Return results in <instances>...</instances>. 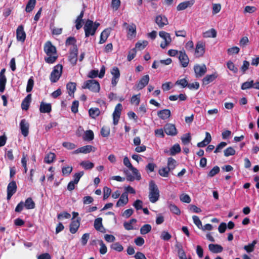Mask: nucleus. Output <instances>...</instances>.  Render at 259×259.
<instances>
[{
    "label": "nucleus",
    "instance_id": "1",
    "mask_svg": "<svg viewBox=\"0 0 259 259\" xmlns=\"http://www.w3.org/2000/svg\"><path fill=\"white\" fill-rule=\"evenodd\" d=\"M44 50L48 56L45 58L46 62L49 64L54 63L58 58L56 48L52 44L51 41H47L44 45Z\"/></svg>",
    "mask_w": 259,
    "mask_h": 259
},
{
    "label": "nucleus",
    "instance_id": "2",
    "mask_svg": "<svg viewBox=\"0 0 259 259\" xmlns=\"http://www.w3.org/2000/svg\"><path fill=\"white\" fill-rule=\"evenodd\" d=\"M99 26L100 23L97 22H94L90 19L87 20L83 27L85 37L95 35Z\"/></svg>",
    "mask_w": 259,
    "mask_h": 259
},
{
    "label": "nucleus",
    "instance_id": "3",
    "mask_svg": "<svg viewBox=\"0 0 259 259\" xmlns=\"http://www.w3.org/2000/svg\"><path fill=\"white\" fill-rule=\"evenodd\" d=\"M159 191L154 181L149 182V200L152 203H155L159 199Z\"/></svg>",
    "mask_w": 259,
    "mask_h": 259
},
{
    "label": "nucleus",
    "instance_id": "4",
    "mask_svg": "<svg viewBox=\"0 0 259 259\" xmlns=\"http://www.w3.org/2000/svg\"><path fill=\"white\" fill-rule=\"evenodd\" d=\"M82 88L83 89H88L94 93H98L100 90V86L97 80L91 79L84 81L82 85Z\"/></svg>",
    "mask_w": 259,
    "mask_h": 259
},
{
    "label": "nucleus",
    "instance_id": "5",
    "mask_svg": "<svg viewBox=\"0 0 259 259\" xmlns=\"http://www.w3.org/2000/svg\"><path fill=\"white\" fill-rule=\"evenodd\" d=\"M62 69L63 66L61 64H58L54 67L50 76L52 82H56L59 79L62 73Z\"/></svg>",
    "mask_w": 259,
    "mask_h": 259
},
{
    "label": "nucleus",
    "instance_id": "6",
    "mask_svg": "<svg viewBox=\"0 0 259 259\" xmlns=\"http://www.w3.org/2000/svg\"><path fill=\"white\" fill-rule=\"evenodd\" d=\"M159 36L162 38L164 40V42L160 44V47L162 49H165L168 46L171 42L172 39L169 33L166 32L164 31L159 32Z\"/></svg>",
    "mask_w": 259,
    "mask_h": 259
},
{
    "label": "nucleus",
    "instance_id": "7",
    "mask_svg": "<svg viewBox=\"0 0 259 259\" xmlns=\"http://www.w3.org/2000/svg\"><path fill=\"white\" fill-rule=\"evenodd\" d=\"M163 127L165 133L168 136L174 137L178 134V130L174 124L167 123Z\"/></svg>",
    "mask_w": 259,
    "mask_h": 259
},
{
    "label": "nucleus",
    "instance_id": "8",
    "mask_svg": "<svg viewBox=\"0 0 259 259\" xmlns=\"http://www.w3.org/2000/svg\"><path fill=\"white\" fill-rule=\"evenodd\" d=\"M78 49L77 45H74L70 50L68 60L72 65L76 64L77 60Z\"/></svg>",
    "mask_w": 259,
    "mask_h": 259
},
{
    "label": "nucleus",
    "instance_id": "9",
    "mask_svg": "<svg viewBox=\"0 0 259 259\" xmlns=\"http://www.w3.org/2000/svg\"><path fill=\"white\" fill-rule=\"evenodd\" d=\"M105 73V67L103 65L100 69V73L98 70H92L88 74V77L91 78H94L98 76L99 78H103Z\"/></svg>",
    "mask_w": 259,
    "mask_h": 259
},
{
    "label": "nucleus",
    "instance_id": "10",
    "mask_svg": "<svg viewBox=\"0 0 259 259\" xmlns=\"http://www.w3.org/2000/svg\"><path fill=\"white\" fill-rule=\"evenodd\" d=\"M122 110V105L120 103H118L116 105L114 112L113 113V122L114 125H116L117 124L119 121V119L121 115Z\"/></svg>",
    "mask_w": 259,
    "mask_h": 259
},
{
    "label": "nucleus",
    "instance_id": "11",
    "mask_svg": "<svg viewBox=\"0 0 259 259\" xmlns=\"http://www.w3.org/2000/svg\"><path fill=\"white\" fill-rule=\"evenodd\" d=\"M111 73L112 75L111 79V84L112 86L115 87L118 83L119 77H120V71L117 67H113L111 70Z\"/></svg>",
    "mask_w": 259,
    "mask_h": 259
},
{
    "label": "nucleus",
    "instance_id": "12",
    "mask_svg": "<svg viewBox=\"0 0 259 259\" xmlns=\"http://www.w3.org/2000/svg\"><path fill=\"white\" fill-rule=\"evenodd\" d=\"M17 186L15 181L11 182L7 187V200H10L12 196L16 193Z\"/></svg>",
    "mask_w": 259,
    "mask_h": 259
},
{
    "label": "nucleus",
    "instance_id": "13",
    "mask_svg": "<svg viewBox=\"0 0 259 259\" xmlns=\"http://www.w3.org/2000/svg\"><path fill=\"white\" fill-rule=\"evenodd\" d=\"M26 33L24 30L23 26L22 25L18 26L16 29L17 40L23 42L26 39Z\"/></svg>",
    "mask_w": 259,
    "mask_h": 259
},
{
    "label": "nucleus",
    "instance_id": "14",
    "mask_svg": "<svg viewBox=\"0 0 259 259\" xmlns=\"http://www.w3.org/2000/svg\"><path fill=\"white\" fill-rule=\"evenodd\" d=\"M155 22L160 28L168 24L167 18L164 15H159L155 19Z\"/></svg>",
    "mask_w": 259,
    "mask_h": 259
},
{
    "label": "nucleus",
    "instance_id": "15",
    "mask_svg": "<svg viewBox=\"0 0 259 259\" xmlns=\"http://www.w3.org/2000/svg\"><path fill=\"white\" fill-rule=\"evenodd\" d=\"M80 218H77L76 220H71L69 225V231L71 233L75 234L80 226Z\"/></svg>",
    "mask_w": 259,
    "mask_h": 259
},
{
    "label": "nucleus",
    "instance_id": "16",
    "mask_svg": "<svg viewBox=\"0 0 259 259\" xmlns=\"http://www.w3.org/2000/svg\"><path fill=\"white\" fill-rule=\"evenodd\" d=\"M20 127L22 135L24 137H27L29 134V124L25 119L21 120Z\"/></svg>",
    "mask_w": 259,
    "mask_h": 259
},
{
    "label": "nucleus",
    "instance_id": "17",
    "mask_svg": "<svg viewBox=\"0 0 259 259\" xmlns=\"http://www.w3.org/2000/svg\"><path fill=\"white\" fill-rule=\"evenodd\" d=\"M95 148L92 145H86L80 148H79L72 152V154H77L79 153L87 154L91 152L92 151H95Z\"/></svg>",
    "mask_w": 259,
    "mask_h": 259
},
{
    "label": "nucleus",
    "instance_id": "18",
    "mask_svg": "<svg viewBox=\"0 0 259 259\" xmlns=\"http://www.w3.org/2000/svg\"><path fill=\"white\" fill-rule=\"evenodd\" d=\"M179 59L183 67L185 68L188 66L189 62V59L185 51L183 50L179 52Z\"/></svg>",
    "mask_w": 259,
    "mask_h": 259
},
{
    "label": "nucleus",
    "instance_id": "19",
    "mask_svg": "<svg viewBox=\"0 0 259 259\" xmlns=\"http://www.w3.org/2000/svg\"><path fill=\"white\" fill-rule=\"evenodd\" d=\"M149 76L148 75H145L143 76L139 81V82L136 84V87L138 90H140L145 88L149 81Z\"/></svg>",
    "mask_w": 259,
    "mask_h": 259
},
{
    "label": "nucleus",
    "instance_id": "20",
    "mask_svg": "<svg viewBox=\"0 0 259 259\" xmlns=\"http://www.w3.org/2000/svg\"><path fill=\"white\" fill-rule=\"evenodd\" d=\"M205 44L202 41L197 42L195 50V54L198 57L202 56L205 53Z\"/></svg>",
    "mask_w": 259,
    "mask_h": 259
},
{
    "label": "nucleus",
    "instance_id": "21",
    "mask_svg": "<svg viewBox=\"0 0 259 259\" xmlns=\"http://www.w3.org/2000/svg\"><path fill=\"white\" fill-rule=\"evenodd\" d=\"M194 70L196 77H201L205 74L207 71L206 67L205 65L200 66L196 65L194 66Z\"/></svg>",
    "mask_w": 259,
    "mask_h": 259
},
{
    "label": "nucleus",
    "instance_id": "22",
    "mask_svg": "<svg viewBox=\"0 0 259 259\" xmlns=\"http://www.w3.org/2000/svg\"><path fill=\"white\" fill-rule=\"evenodd\" d=\"M6 69L3 68L0 72V92L3 93L5 91L7 82V78L5 75Z\"/></svg>",
    "mask_w": 259,
    "mask_h": 259
},
{
    "label": "nucleus",
    "instance_id": "23",
    "mask_svg": "<svg viewBox=\"0 0 259 259\" xmlns=\"http://www.w3.org/2000/svg\"><path fill=\"white\" fill-rule=\"evenodd\" d=\"M52 111V106L50 103L41 102L40 104L39 111L42 113H49Z\"/></svg>",
    "mask_w": 259,
    "mask_h": 259
},
{
    "label": "nucleus",
    "instance_id": "24",
    "mask_svg": "<svg viewBox=\"0 0 259 259\" xmlns=\"http://www.w3.org/2000/svg\"><path fill=\"white\" fill-rule=\"evenodd\" d=\"M128 194H127L126 193H123L117 202L116 206L119 207L125 205L128 203Z\"/></svg>",
    "mask_w": 259,
    "mask_h": 259
},
{
    "label": "nucleus",
    "instance_id": "25",
    "mask_svg": "<svg viewBox=\"0 0 259 259\" xmlns=\"http://www.w3.org/2000/svg\"><path fill=\"white\" fill-rule=\"evenodd\" d=\"M158 116L162 120H166L170 116L171 112L170 110L165 109L159 110L157 112Z\"/></svg>",
    "mask_w": 259,
    "mask_h": 259
},
{
    "label": "nucleus",
    "instance_id": "26",
    "mask_svg": "<svg viewBox=\"0 0 259 259\" xmlns=\"http://www.w3.org/2000/svg\"><path fill=\"white\" fill-rule=\"evenodd\" d=\"M94 226L95 229L98 231L102 233H104L105 232V229L102 225V219L101 218H98L95 219Z\"/></svg>",
    "mask_w": 259,
    "mask_h": 259
},
{
    "label": "nucleus",
    "instance_id": "27",
    "mask_svg": "<svg viewBox=\"0 0 259 259\" xmlns=\"http://www.w3.org/2000/svg\"><path fill=\"white\" fill-rule=\"evenodd\" d=\"M195 3L194 0L185 1L181 3L177 7L178 11H182L187 9L188 7H191Z\"/></svg>",
    "mask_w": 259,
    "mask_h": 259
},
{
    "label": "nucleus",
    "instance_id": "28",
    "mask_svg": "<svg viewBox=\"0 0 259 259\" xmlns=\"http://www.w3.org/2000/svg\"><path fill=\"white\" fill-rule=\"evenodd\" d=\"M31 100V95L28 94L21 103V108L24 110H27L29 107Z\"/></svg>",
    "mask_w": 259,
    "mask_h": 259
},
{
    "label": "nucleus",
    "instance_id": "29",
    "mask_svg": "<svg viewBox=\"0 0 259 259\" xmlns=\"http://www.w3.org/2000/svg\"><path fill=\"white\" fill-rule=\"evenodd\" d=\"M211 141V137L210 134L208 132H206L205 139L202 141L198 143L197 145L198 147H204L209 144Z\"/></svg>",
    "mask_w": 259,
    "mask_h": 259
},
{
    "label": "nucleus",
    "instance_id": "30",
    "mask_svg": "<svg viewBox=\"0 0 259 259\" xmlns=\"http://www.w3.org/2000/svg\"><path fill=\"white\" fill-rule=\"evenodd\" d=\"M208 248L211 252L215 253H220L223 250V247L219 244H210Z\"/></svg>",
    "mask_w": 259,
    "mask_h": 259
},
{
    "label": "nucleus",
    "instance_id": "31",
    "mask_svg": "<svg viewBox=\"0 0 259 259\" xmlns=\"http://www.w3.org/2000/svg\"><path fill=\"white\" fill-rule=\"evenodd\" d=\"M110 31L108 29H106L102 32L100 34L99 44H102L106 42L110 35Z\"/></svg>",
    "mask_w": 259,
    "mask_h": 259
},
{
    "label": "nucleus",
    "instance_id": "32",
    "mask_svg": "<svg viewBox=\"0 0 259 259\" xmlns=\"http://www.w3.org/2000/svg\"><path fill=\"white\" fill-rule=\"evenodd\" d=\"M76 84L75 82H69L66 85V88L69 96L74 95V93L76 90Z\"/></svg>",
    "mask_w": 259,
    "mask_h": 259
},
{
    "label": "nucleus",
    "instance_id": "33",
    "mask_svg": "<svg viewBox=\"0 0 259 259\" xmlns=\"http://www.w3.org/2000/svg\"><path fill=\"white\" fill-rule=\"evenodd\" d=\"M218 76V75L216 73L210 74L207 75L203 79V82L205 84H207L211 82H212Z\"/></svg>",
    "mask_w": 259,
    "mask_h": 259
},
{
    "label": "nucleus",
    "instance_id": "34",
    "mask_svg": "<svg viewBox=\"0 0 259 259\" xmlns=\"http://www.w3.org/2000/svg\"><path fill=\"white\" fill-rule=\"evenodd\" d=\"M128 37L131 36H135L136 34V26L135 24H132L127 28Z\"/></svg>",
    "mask_w": 259,
    "mask_h": 259
},
{
    "label": "nucleus",
    "instance_id": "35",
    "mask_svg": "<svg viewBox=\"0 0 259 259\" xmlns=\"http://www.w3.org/2000/svg\"><path fill=\"white\" fill-rule=\"evenodd\" d=\"M24 204L27 209H33L35 206V203L31 197L27 198Z\"/></svg>",
    "mask_w": 259,
    "mask_h": 259
},
{
    "label": "nucleus",
    "instance_id": "36",
    "mask_svg": "<svg viewBox=\"0 0 259 259\" xmlns=\"http://www.w3.org/2000/svg\"><path fill=\"white\" fill-rule=\"evenodd\" d=\"M94 134L93 132L91 130H87L84 133V135L83 137V139L84 141H90L94 139Z\"/></svg>",
    "mask_w": 259,
    "mask_h": 259
},
{
    "label": "nucleus",
    "instance_id": "37",
    "mask_svg": "<svg viewBox=\"0 0 259 259\" xmlns=\"http://www.w3.org/2000/svg\"><path fill=\"white\" fill-rule=\"evenodd\" d=\"M89 114L90 117L95 119L100 114V111L98 108H92L89 110Z\"/></svg>",
    "mask_w": 259,
    "mask_h": 259
},
{
    "label": "nucleus",
    "instance_id": "38",
    "mask_svg": "<svg viewBox=\"0 0 259 259\" xmlns=\"http://www.w3.org/2000/svg\"><path fill=\"white\" fill-rule=\"evenodd\" d=\"M56 158L55 153L50 152L44 158V162L46 163L50 164L52 163Z\"/></svg>",
    "mask_w": 259,
    "mask_h": 259
},
{
    "label": "nucleus",
    "instance_id": "39",
    "mask_svg": "<svg viewBox=\"0 0 259 259\" xmlns=\"http://www.w3.org/2000/svg\"><path fill=\"white\" fill-rule=\"evenodd\" d=\"M204 37H213L214 38L217 36V31L213 28H211L203 34Z\"/></svg>",
    "mask_w": 259,
    "mask_h": 259
},
{
    "label": "nucleus",
    "instance_id": "40",
    "mask_svg": "<svg viewBox=\"0 0 259 259\" xmlns=\"http://www.w3.org/2000/svg\"><path fill=\"white\" fill-rule=\"evenodd\" d=\"M35 4L36 0H29L26 6V12L28 13L31 12L34 9Z\"/></svg>",
    "mask_w": 259,
    "mask_h": 259
},
{
    "label": "nucleus",
    "instance_id": "41",
    "mask_svg": "<svg viewBox=\"0 0 259 259\" xmlns=\"http://www.w3.org/2000/svg\"><path fill=\"white\" fill-rule=\"evenodd\" d=\"M257 240H254L251 243L248 244L247 245H245L244 247V249L247 252H251L254 250V246L255 244L257 243Z\"/></svg>",
    "mask_w": 259,
    "mask_h": 259
},
{
    "label": "nucleus",
    "instance_id": "42",
    "mask_svg": "<svg viewBox=\"0 0 259 259\" xmlns=\"http://www.w3.org/2000/svg\"><path fill=\"white\" fill-rule=\"evenodd\" d=\"M137 222V220L135 219H132L130 220L129 222H125L123 223V226L124 228L127 230H131L134 229V228L132 226L133 223H135Z\"/></svg>",
    "mask_w": 259,
    "mask_h": 259
},
{
    "label": "nucleus",
    "instance_id": "43",
    "mask_svg": "<svg viewBox=\"0 0 259 259\" xmlns=\"http://www.w3.org/2000/svg\"><path fill=\"white\" fill-rule=\"evenodd\" d=\"M168 208L170 211L174 214L180 215L181 214V210L175 204L170 203L168 205Z\"/></svg>",
    "mask_w": 259,
    "mask_h": 259
},
{
    "label": "nucleus",
    "instance_id": "44",
    "mask_svg": "<svg viewBox=\"0 0 259 259\" xmlns=\"http://www.w3.org/2000/svg\"><path fill=\"white\" fill-rule=\"evenodd\" d=\"M80 165L82 166L85 169H91L94 167V164L88 160L82 161L80 163Z\"/></svg>",
    "mask_w": 259,
    "mask_h": 259
},
{
    "label": "nucleus",
    "instance_id": "45",
    "mask_svg": "<svg viewBox=\"0 0 259 259\" xmlns=\"http://www.w3.org/2000/svg\"><path fill=\"white\" fill-rule=\"evenodd\" d=\"M110 247L111 249L118 252H121L123 250V247L119 242H115L112 243Z\"/></svg>",
    "mask_w": 259,
    "mask_h": 259
},
{
    "label": "nucleus",
    "instance_id": "46",
    "mask_svg": "<svg viewBox=\"0 0 259 259\" xmlns=\"http://www.w3.org/2000/svg\"><path fill=\"white\" fill-rule=\"evenodd\" d=\"M151 228H152L150 225L145 224L141 228L140 233L143 235L146 234L151 231Z\"/></svg>",
    "mask_w": 259,
    "mask_h": 259
},
{
    "label": "nucleus",
    "instance_id": "47",
    "mask_svg": "<svg viewBox=\"0 0 259 259\" xmlns=\"http://www.w3.org/2000/svg\"><path fill=\"white\" fill-rule=\"evenodd\" d=\"M220 171V167L216 165L214 166L207 174L208 177H213L217 174H218Z\"/></svg>",
    "mask_w": 259,
    "mask_h": 259
},
{
    "label": "nucleus",
    "instance_id": "48",
    "mask_svg": "<svg viewBox=\"0 0 259 259\" xmlns=\"http://www.w3.org/2000/svg\"><path fill=\"white\" fill-rule=\"evenodd\" d=\"M253 80H251L249 81H246L243 82L241 87V89L242 90H245L247 89H249L250 88H253Z\"/></svg>",
    "mask_w": 259,
    "mask_h": 259
},
{
    "label": "nucleus",
    "instance_id": "49",
    "mask_svg": "<svg viewBox=\"0 0 259 259\" xmlns=\"http://www.w3.org/2000/svg\"><path fill=\"white\" fill-rule=\"evenodd\" d=\"M224 153L225 156L228 157L230 156L234 155L235 154L236 152L235 149L233 147H229L224 150Z\"/></svg>",
    "mask_w": 259,
    "mask_h": 259
},
{
    "label": "nucleus",
    "instance_id": "50",
    "mask_svg": "<svg viewBox=\"0 0 259 259\" xmlns=\"http://www.w3.org/2000/svg\"><path fill=\"white\" fill-rule=\"evenodd\" d=\"M181 147L179 144H175L170 149V154L174 155L181 152Z\"/></svg>",
    "mask_w": 259,
    "mask_h": 259
},
{
    "label": "nucleus",
    "instance_id": "51",
    "mask_svg": "<svg viewBox=\"0 0 259 259\" xmlns=\"http://www.w3.org/2000/svg\"><path fill=\"white\" fill-rule=\"evenodd\" d=\"M176 160L172 157L168 158L167 167L170 169H174L176 167Z\"/></svg>",
    "mask_w": 259,
    "mask_h": 259
},
{
    "label": "nucleus",
    "instance_id": "52",
    "mask_svg": "<svg viewBox=\"0 0 259 259\" xmlns=\"http://www.w3.org/2000/svg\"><path fill=\"white\" fill-rule=\"evenodd\" d=\"M170 170L168 167H162L159 169L158 173L162 177H167Z\"/></svg>",
    "mask_w": 259,
    "mask_h": 259
},
{
    "label": "nucleus",
    "instance_id": "53",
    "mask_svg": "<svg viewBox=\"0 0 259 259\" xmlns=\"http://www.w3.org/2000/svg\"><path fill=\"white\" fill-rule=\"evenodd\" d=\"M148 45V41L146 40L143 41L142 42L138 41L135 45L136 49H137L139 50H143L146 46Z\"/></svg>",
    "mask_w": 259,
    "mask_h": 259
},
{
    "label": "nucleus",
    "instance_id": "54",
    "mask_svg": "<svg viewBox=\"0 0 259 259\" xmlns=\"http://www.w3.org/2000/svg\"><path fill=\"white\" fill-rule=\"evenodd\" d=\"M83 174L84 172L83 171L75 173L73 176V181H72L74 182V183L77 184L79 181L80 179L83 175Z\"/></svg>",
    "mask_w": 259,
    "mask_h": 259
},
{
    "label": "nucleus",
    "instance_id": "55",
    "mask_svg": "<svg viewBox=\"0 0 259 259\" xmlns=\"http://www.w3.org/2000/svg\"><path fill=\"white\" fill-rule=\"evenodd\" d=\"M33 85H34V80H33V79L32 78V77H31L28 79V82H27V87H26V92L27 93H29L32 91L33 87Z\"/></svg>",
    "mask_w": 259,
    "mask_h": 259
},
{
    "label": "nucleus",
    "instance_id": "56",
    "mask_svg": "<svg viewBox=\"0 0 259 259\" xmlns=\"http://www.w3.org/2000/svg\"><path fill=\"white\" fill-rule=\"evenodd\" d=\"M76 42V39L74 37L70 36L68 37L65 41L66 46L72 45L73 47L74 45H76L75 44Z\"/></svg>",
    "mask_w": 259,
    "mask_h": 259
},
{
    "label": "nucleus",
    "instance_id": "57",
    "mask_svg": "<svg viewBox=\"0 0 259 259\" xmlns=\"http://www.w3.org/2000/svg\"><path fill=\"white\" fill-rule=\"evenodd\" d=\"M130 169L132 171V172L133 175H135V178L137 180L139 181L141 179V174L139 172V170L136 167L133 166Z\"/></svg>",
    "mask_w": 259,
    "mask_h": 259
},
{
    "label": "nucleus",
    "instance_id": "58",
    "mask_svg": "<svg viewBox=\"0 0 259 259\" xmlns=\"http://www.w3.org/2000/svg\"><path fill=\"white\" fill-rule=\"evenodd\" d=\"M171 238V235L167 231H162L160 235V238L164 241H168Z\"/></svg>",
    "mask_w": 259,
    "mask_h": 259
},
{
    "label": "nucleus",
    "instance_id": "59",
    "mask_svg": "<svg viewBox=\"0 0 259 259\" xmlns=\"http://www.w3.org/2000/svg\"><path fill=\"white\" fill-rule=\"evenodd\" d=\"M192 219L194 223L199 229H200L201 228H202V223L198 217L196 215H193L192 217Z\"/></svg>",
    "mask_w": 259,
    "mask_h": 259
},
{
    "label": "nucleus",
    "instance_id": "60",
    "mask_svg": "<svg viewBox=\"0 0 259 259\" xmlns=\"http://www.w3.org/2000/svg\"><path fill=\"white\" fill-rule=\"evenodd\" d=\"M111 193V190L110 188L107 187H104L103 188V199L106 200L107 199L109 196L110 195Z\"/></svg>",
    "mask_w": 259,
    "mask_h": 259
},
{
    "label": "nucleus",
    "instance_id": "61",
    "mask_svg": "<svg viewBox=\"0 0 259 259\" xmlns=\"http://www.w3.org/2000/svg\"><path fill=\"white\" fill-rule=\"evenodd\" d=\"M136 53L137 51L136 48H134L130 51L127 57V60L128 61H131L132 60H133L135 57Z\"/></svg>",
    "mask_w": 259,
    "mask_h": 259
},
{
    "label": "nucleus",
    "instance_id": "62",
    "mask_svg": "<svg viewBox=\"0 0 259 259\" xmlns=\"http://www.w3.org/2000/svg\"><path fill=\"white\" fill-rule=\"evenodd\" d=\"M227 66L228 68L232 71L234 73H237L238 72V68L236 67L234 64L231 61H228L227 63Z\"/></svg>",
    "mask_w": 259,
    "mask_h": 259
},
{
    "label": "nucleus",
    "instance_id": "63",
    "mask_svg": "<svg viewBox=\"0 0 259 259\" xmlns=\"http://www.w3.org/2000/svg\"><path fill=\"white\" fill-rule=\"evenodd\" d=\"M62 145L64 147L66 148L68 150L74 149L76 147V145H75L74 143L68 142H63Z\"/></svg>",
    "mask_w": 259,
    "mask_h": 259
},
{
    "label": "nucleus",
    "instance_id": "64",
    "mask_svg": "<svg viewBox=\"0 0 259 259\" xmlns=\"http://www.w3.org/2000/svg\"><path fill=\"white\" fill-rule=\"evenodd\" d=\"M78 106H79L78 101H76V100L72 102L71 108L72 112H73L74 113H76L78 111Z\"/></svg>",
    "mask_w": 259,
    "mask_h": 259
}]
</instances>
